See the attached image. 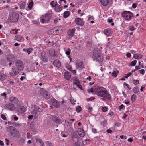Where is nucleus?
Wrapping results in <instances>:
<instances>
[{"instance_id": "f257e3e1", "label": "nucleus", "mask_w": 146, "mask_h": 146, "mask_svg": "<svg viewBox=\"0 0 146 146\" xmlns=\"http://www.w3.org/2000/svg\"><path fill=\"white\" fill-rule=\"evenodd\" d=\"M87 91L89 93L93 92L94 91L98 96L105 98L109 100L111 99V96L105 88L100 86L96 87L95 89L93 88L88 89Z\"/></svg>"}, {"instance_id": "f03ea898", "label": "nucleus", "mask_w": 146, "mask_h": 146, "mask_svg": "<svg viewBox=\"0 0 146 146\" xmlns=\"http://www.w3.org/2000/svg\"><path fill=\"white\" fill-rule=\"evenodd\" d=\"M63 28L61 26L54 27L52 29L49 30L48 33L51 35H56L61 33L62 32Z\"/></svg>"}, {"instance_id": "7ed1b4c3", "label": "nucleus", "mask_w": 146, "mask_h": 146, "mask_svg": "<svg viewBox=\"0 0 146 146\" xmlns=\"http://www.w3.org/2000/svg\"><path fill=\"white\" fill-rule=\"evenodd\" d=\"M92 58L94 61H96L99 62H101L103 61V58L102 55L98 53L96 50H94L93 51Z\"/></svg>"}, {"instance_id": "20e7f679", "label": "nucleus", "mask_w": 146, "mask_h": 146, "mask_svg": "<svg viewBox=\"0 0 146 146\" xmlns=\"http://www.w3.org/2000/svg\"><path fill=\"white\" fill-rule=\"evenodd\" d=\"M7 131L10 132L13 137H19V131L13 127L9 126L7 127Z\"/></svg>"}, {"instance_id": "39448f33", "label": "nucleus", "mask_w": 146, "mask_h": 146, "mask_svg": "<svg viewBox=\"0 0 146 146\" xmlns=\"http://www.w3.org/2000/svg\"><path fill=\"white\" fill-rule=\"evenodd\" d=\"M19 18V14L17 13L13 12L10 14L8 19L12 22H15L18 20Z\"/></svg>"}, {"instance_id": "423d86ee", "label": "nucleus", "mask_w": 146, "mask_h": 146, "mask_svg": "<svg viewBox=\"0 0 146 146\" xmlns=\"http://www.w3.org/2000/svg\"><path fill=\"white\" fill-rule=\"evenodd\" d=\"M122 16L124 17L126 20H130L133 16L132 13L130 11H125L122 14Z\"/></svg>"}, {"instance_id": "0eeeda50", "label": "nucleus", "mask_w": 146, "mask_h": 146, "mask_svg": "<svg viewBox=\"0 0 146 146\" xmlns=\"http://www.w3.org/2000/svg\"><path fill=\"white\" fill-rule=\"evenodd\" d=\"M41 109L35 105H33L31 109V113L36 115L38 112L41 111Z\"/></svg>"}, {"instance_id": "6e6552de", "label": "nucleus", "mask_w": 146, "mask_h": 146, "mask_svg": "<svg viewBox=\"0 0 146 146\" xmlns=\"http://www.w3.org/2000/svg\"><path fill=\"white\" fill-rule=\"evenodd\" d=\"M20 70L17 68H13L11 72L9 73V74L11 76H15L19 73Z\"/></svg>"}, {"instance_id": "1a4fd4ad", "label": "nucleus", "mask_w": 146, "mask_h": 146, "mask_svg": "<svg viewBox=\"0 0 146 146\" xmlns=\"http://www.w3.org/2000/svg\"><path fill=\"white\" fill-rule=\"evenodd\" d=\"M15 65L17 68L20 70H22L23 68V62L20 60H17L16 61Z\"/></svg>"}, {"instance_id": "9d476101", "label": "nucleus", "mask_w": 146, "mask_h": 146, "mask_svg": "<svg viewBox=\"0 0 146 146\" xmlns=\"http://www.w3.org/2000/svg\"><path fill=\"white\" fill-rule=\"evenodd\" d=\"M51 102L53 106L56 108H59L60 106V102L55 99H52L51 100Z\"/></svg>"}, {"instance_id": "9b49d317", "label": "nucleus", "mask_w": 146, "mask_h": 146, "mask_svg": "<svg viewBox=\"0 0 146 146\" xmlns=\"http://www.w3.org/2000/svg\"><path fill=\"white\" fill-rule=\"evenodd\" d=\"M49 54L51 56L54 57H57L58 56L57 52L53 49H51L49 50Z\"/></svg>"}, {"instance_id": "f8f14e48", "label": "nucleus", "mask_w": 146, "mask_h": 146, "mask_svg": "<svg viewBox=\"0 0 146 146\" xmlns=\"http://www.w3.org/2000/svg\"><path fill=\"white\" fill-rule=\"evenodd\" d=\"M26 110L25 108L23 106H20L17 108V112L19 113H22L24 112Z\"/></svg>"}, {"instance_id": "ddd939ff", "label": "nucleus", "mask_w": 146, "mask_h": 146, "mask_svg": "<svg viewBox=\"0 0 146 146\" xmlns=\"http://www.w3.org/2000/svg\"><path fill=\"white\" fill-rule=\"evenodd\" d=\"M75 22L76 24L78 25L82 26L84 25V23L83 20L80 18L76 19Z\"/></svg>"}, {"instance_id": "4468645a", "label": "nucleus", "mask_w": 146, "mask_h": 146, "mask_svg": "<svg viewBox=\"0 0 146 146\" xmlns=\"http://www.w3.org/2000/svg\"><path fill=\"white\" fill-rule=\"evenodd\" d=\"M10 101L15 104H17L19 102L18 98L15 97H11L9 99Z\"/></svg>"}, {"instance_id": "2eb2a0df", "label": "nucleus", "mask_w": 146, "mask_h": 146, "mask_svg": "<svg viewBox=\"0 0 146 146\" xmlns=\"http://www.w3.org/2000/svg\"><path fill=\"white\" fill-rule=\"evenodd\" d=\"M77 133L79 136L83 137L85 136V132L84 130L81 128H79L77 130Z\"/></svg>"}, {"instance_id": "dca6fc26", "label": "nucleus", "mask_w": 146, "mask_h": 146, "mask_svg": "<svg viewBox=\"0 0 146 146\" xmlns=\"http://www.w3.org/2000/svg\"><path fill=\"white\" fill-rule=\"evenodd\" d=\"M66 2L65 0H60L59 1V3L61 6H63L64 8H66L68 7V5L66 4Z\"/></svg>"}, {"instance_id": "f3484780", "label": "nucleus", "mask_w": 146, "mask_h": 146, "mask_svg": "<svg viewBox=\"0 0 146 146\" xmlns=\"http://www.w3.org/2000/svg\"><path fill=\"white\" fill-rule=\"evenodd\" d=\"M104 34L107 36H109L112 33V30L110 29H107L104 31Z\"/></svg>"}, {"instance_id": "a211bd4d", "label": "nucleus", "mask_w": 146, "mask_h": 146, "mask_svg": "<svg viewBox=\"0 0 146 146\" xmlns=\"http://www.w3.org/2000/svg\"><path fill=\"white\" fill-rule=\"evenodd\" d=\"M63 9V7L57 4L56 5L54 9L55 11L57 12H60Z\"/></svg>"}, {"instance_id": "6ab92c4d", "label": "nucleus", "mask_w": 146, "mask_h": 146, "mask_svg": "<svg viewBox=\"0 0 146 146\" xmlns=\"http://www.w3.org/2000/svg\"><path fill=\"white\" fill-rule=\"evenodd\" d=\"M76 30V29L75 28L71 29H70L68 31V36L71 37L73 36Z\"/></svg>"}, {"instance_id": "aec40b11", "label": "nucleus", "mask_w": 146, "mask_h": 146, "mask_svg": "<svg viewBox=\"0 0 146 146\" xmlns=\"http://www.w3.org/2000/svg\"><path fill=\"white\" fill-rule=\"evenodd\" d=\"M51 17V15L50 13H47L43 17L47 23H48Z\"/></svg>"}, {"instance_id": "412c9836", "label": "nucleus", "mask_w": 146, "mask_h": 146, "mask_svg": "<svg viewBox=\"0 0 146 146\" xmlns=\"http://www.w3.org/2000/svg\"><path fill=\"white\" fill-rule=\"evenodd\" d=\"M143 57V55L137 53L133 55V58L136 59H141Z\"/></svg>"}, {"instance_id": "4be33fe9", "label": "nucleus", "mask_w": 146, "mask_h": 146, "mask_svg": "<svg viewBox=\"0 0 146 146\" xmlns=\"http://www.w3.org/2000/svg\"><path fill=\"white\" fill-rule=\"evenodd\" d=\"M51 120L56 123H59L60 121V119L56 117L52 116L51 117Z\"/></svg>"}, {"instance_id": "5701e85b", "label": "nucleus", "mask_w": 146, "mask_h": 146, "mask_svg": "<svg viewBox=\"0 0 146 146\" xmlns=\"http://www.w3.org/2000/svg\"><path fill=\"white\" fill-rule=\"evenodd\" d=\"M101 5L103 6H107L109 3V0H99Z\"/></svg>"}, {"instance_id": "b1692460", "label": "nucleus", "mask_w": 146, "mask_h": 146, "mask_svg": "<svg viewBox=\"0 0 146 146\" xmlns=\"http://www.w3.org/2000/svg\"><path fill=\"white\" fill-rule=\"evenodd\" d=\"M7 107L9 110L11 111L14 110L15 108V107L13 104L11 103H9L7 105Z\"/></svg>"}, {"instance_id": "393cba45", "label": "nucleus", "mask_w": 146, "mask_h": 146, "mask_svg": "<svg viewBox=\"0 0 146 146\" xmlns=\"http://www.w3.org/2000/svg\"><path fill=\"white\" fill-rule=\"evenodd\" d=\"M54 66L57 67H59L61 66V63L58 60H56L53 62Z\"/></svg>"}, {"instance_id": "a878e982", "label": "nucleus", "mask_w": 146, "mask_h": 146, "mask_svg": "<svg viewBox=\"0 0 146 146\" xmlns=\"http://www.w3.org/2000/svg\"><path fill=\"white\" fill-rule=\"evenodd\" d=\"M46 53L45 52H43L42 53L41 55L42 57V60L45 62H46L47 61V57L45 55Z\"/></svg>"}, {"instance_id": "bb28decb", "label": "nucleus", "mask_w": 146, "mask_h": 146, "mask_svg": "<svg viewBox=\"0 0 146 146\" xmlns=\"http://www.w3.org/2000/svg\"><path fill=\"white\" fill-rule=\"evenodd\" d=\"M64 77L65 79L66 80H69L71 78V75L70 73L66 72L64 73Z\"/></svg>"}, {"instance_id": "cd10ccee", "label": "nucleus", "mask_w": 146, "mask_h": 146, "mask_svg": "<svg viewBox=\"0 0 146 146\" xmlns=\"http://www.w3.org/2000/svg\"><path fill=\"white\" fill-rule=\"evenodd\" d=\"M76 65L79 68L81 67L83 64L82 61L80 60H77L76 62Z\"/></svg>"}, {"instance_id": "c85d7f7f", "label": "nucleus", "mask_w": 146, "mask_h": 146, "mask_svg": "<svg viewBox=\"0 0 146 146\" xmlns=\"http://www.w3.org/2000/svg\"><path fill=\"white\" fill-rule=\"evenodd\" d=\"M6 78V76L4 74L0 73V80L1 81L4 80Z\"/></svg>"}, {"instance_id": "c756f323", "label": "nucleus", "mask_w": 146, "mask_h": 146, "mask_svg": "<svg viewBox=\"0 0 146 146\" xmlns=\"http://www.w3.org/2000/svg\"><path fill=\"white\" fill-rule=\"evenodd\" d=\"M36 140L37 143L40 146H42L43 145V142L40 139H36Z\"/></svg>"}, {"instance_id": "7c9ffc66", "label": "nucleus", "mask_w": 146, "mask_h": 146, "mask_svg": "<svg viewBox=\"0 0 146 146\" xmlns=\"http://www.w3.org/2000/svg\"><path fill=\"white\" fill-rule=\"evenodd\" d=\"M139 88L137 86L134 87L133 88V93L135 94H137L138 93L139 91Z\"/></svg>"}, {"instance_id": "2f4dec72", "label": "nucleus", "mask_w": 146, "mask_h": 146, "mask_svg": "<svg viewBox=\"0 0 146 146\" xmlns=\"http://www.w3.org/2000/svg\"><path fill=\"white\" fill-rule=\"evenodd\" d=\"M70 15V12L68 11H65L63 15V17L64 18H67Z\"/></svg>"}, {"instance_id": "473e14b6", "label": "nucleus", "mask_w": 146, "mask_h": 146, "mask_svg": "<svg viewBox=\"0 0 146 146\" xmlns=\"http://www.w3.org/2000/svg\"><path fill=\"white\" fill-rule=\"evenodd\" d=\"M58 3L57 2L52 1L51 2L50 5L52 7H54V8H55L56 5Z\"/></svg>"}, {"instance_id": "72a5a7b5", "label": "nucleus", "mask_w": 146, "mask_h": 146, "mask_svg": "<svg viewBox=\"0 0 146 146\" xmlns=\"http://www.w3.org/2000/svg\"><path fill=\"white\" fill-rule=\"evenodd\" d=\"M25 5L26 3L25 2H22L20 5V9H24L25 8Z\"/></svg>"}, {"instance_id": "f704fd0d", "label": "nucleus", "mask_w": 146, "mask_h": 146, "mask_svg": "<svg viewBox=\"0 0 146 146\" xmlns=\"http://www.w3.org/2000/svg\"><path fill=\"white\" fill-rule=\"evenodd\" d=\"M81 140H79L77 142H75L73 144V146H81L80 144V142Z\"/></svg>"}, {"instance_id": "c9c22d12", "label": "nucleus", "mask_w": 146, "mask_h": 146, "mask_svg": "<svg viewBox=\"0 0 146 146\" xmlns=\"http://www.w3.org/2000/svg\"><path fill=\"white\" fill-rule=\"evenodd\" d=\"M137 98L135 94L133 95L131 97V100L132 101V102H133Z\"/></svg>"}, {"instance_id": "e433bc0d", "label": "nucleus", "mask_w": 146, "mask_h": 146, "mask_svg": "<svg viewBox=\"0 0 146 146\" xmlns=\"http://www.w3.org/2000/svg\"><path fill=\"white\" fill-rule=\"evenodd\" d=\"M32 23L35 24H38L39 25L40 23L38 19L33 20L32 21Z\"/></svg>"}, {"instance_id": "4c0bfd02", "label": "nucleus", "mask_w": 146, "mask_h": 146, "mask_svg": "<svg viewBox=\"0 0 146 146\" xmlns=\"http://www.w3.org/2000/svg\"><path fill=\"white\" fill-rule=\"evenodd\" d=\"M33 48H29L27 49V52L28 54H30L31 52H32L33 51Z\"/></svg>"}, {"instance_id": "58836bf2", "label": "nucleus", "mask_w": 146, "mask_h": 146, "mask_svg": "<svg viewBox=\"0 0 146 146\" xmlns=\"http://www.w3.org/2000/svg\"><path fill=\"white\" fill-rule=\"evenodd\" d=\"M133 83L135 85H137L139 83V81L138 80H134L133 81Z\"/></svg>"}, {"instance_id": "ea45409f", "label": "nucleus", "mask_w": 146, "mask_h": 146, "mask_svg": "<svg viewBox=\"0 0 146 146\" xmlns=\"http://www.w3.org/2000/svg\"><path fill=\"white\" fill-rule=\"evenodd\" d=\"M137 62V61L135 60H134L131 62L130 64V66H135Z\"/></svg>"}, {"instance_id": "a19ab883", "label": "nucleus", "mask_w": 146, "mask_h": 146, "mask_svg": "<svg viewBox=\"0 0 146 146\" xmlns=\"http://www.w3.org/2000/svg\"><path fill=\"white\" fill-rule=\"evenodd\" d=\"M22 38V36H17L15 37V39L19 41L21 40Z\"/></svg>"}, {"instance_id": "79ce46f5", "label": "nucleus", "mask_w": 146, "mask_h": 146, "mask_svg": "<svg viewBox=\"0 0 146 146\" xmlns=\"http://www.w3.org/2000/svg\"><path fill=\"white\" fill-rule=\"evenodd\" d=\"M10 33L13 34H17L18 33L17 31H16L15 29H12L10 31Z\"/></svg>"}, {"instance_id": "37998d69", "label": "nucleus", "mask_w": 146, "mask_h": 146, "mask_svg": "<svg viewBox=\"0 0 146 146\" xmlns=\"http://www.w3.org/2000/svg\"><path fill=\"white\" fill-rule=\"evenodd\" d=\"M79 84H80V82L79 81V80H75V81L73 83V85L74 86L76 85L77 86Z\"/></svg>"}, {"instance_id": "c03bdc74", "label": "nucleus", "mask_w": 146, "mask_h": 146, "mask_svg": "<svg viewBox=\"0 0 146 146\" xmlns=\"http://www.w3.org/2000/svg\"><path fill=\"white\" fill-rule=\"evenodd\" d=\"M33 1H31L30 2L28 5V7L30 9H31V8L32 7V6L33 5Z\"/></svg>"}, {"instance_id": "a18cd8bd", "label": "nucleus", "mask_w": 146, "mask_h": 146, "mask_svg": "<svg viewBox=\"0 0 146 146\" xmlns=\"http://www.w3.org/2000/svg\"><path fill=\"white\" fill-rule=\"evenodd\" d=\"M101 110L103 112H106L108 110L107 108L106 107H103L102 108Z\"/></svg>"}, {"instance_id": "49530a36", "label": "nucleus", "mask_w": 146, "mask_h": 146, "mask_svg": "<svg viewBox=\"0 0 146 146\" xmlns=\"http://www.w3.org/2000/svg\"><path fill=\"white\" fill-rule=\"evenodd\" d=\"M81 107L80 106H78L76 108V111L77 112H79L81 111Z\"/></svg>"}, {"instance_id": "de8ad7c7", "label": "nucleus", "mask_w": 146, "mask_h": 146, "mask_svg": "<svg viewBox=\"0 0 146 146\" xmlns=\"http://www.w3.org/2000/svg\"><path fill=\"white\" fill-rule=\"evenodd\" d=\"M117 74H118L115 71H114L112 74V76L115 77H117Z\"/></svg>"}, {"instance_id": "09e8293b", "label": "nucleus", "mask_w": 146, "mask_h": 146, "mask_svg": "<svg viewBox=\"0 0 146 146\" xmlns=\"http://www.w3.org/2000/svg\"><path fill=\"white\" fill-rule=\"evenodd\" d=\"M44 97L47 99H48L50 98L49 95L48 93H46L45 94H44Z\"/></svg>"}, {"instance_id": "8fccbe9b", "label": "nucleus", "mask_w": 146, "mask_h": 146, "mask_svg": "<svg viewBox=\"0 0 146 146\" xmlns=\"http://www.w3.org/2000/svg\"><path fill=\"white\" fill-rule=\"evenodd\" d=\"M129 30L131 31H133L136 29V28H134L132 26H129Z\"/></svg>"}, {"instance_id": "3c124183", "label": "nucleus", "mask_w": 146, "mask_h": 146, "mask_svg": "<svg viewBox=\"0 0 146 146\" xmlns=\"http://www.w3.org/2000/svg\"><path fill=\"white\" fill-rule=\"evenodd\" d=\"M70 49H68V50L65 53L67 55L69 56L70 55Z\"/></svg>"}, {"instance_id": "603ef678", "label": "nucleus", "mask_w": 146, "mask_h": 146, "mask_svg": "<svg viewBox=\"0 0 146 146\" xmlns=\"http://www.w3.org/2000/svg\"><path fill=\"white\" fill-rule=\"evenodd\" d=\"M22 75H23V76H21L20 78V79L21 81L23 80L25 78V74H24V73L22 74Z\"/></svg>"}, {"instance_id": "864d4df0", "label": "nucleus", "mask_w": 146, "mask_h": 146, "mask_svg": "<svg viewBox=\"0 0 146 146\" xmlns=\"http://www.w3.org/2000/svg\"><path fill=\"white\" fill-rule=\"evenodd\" d=\"M123 85H125L128 88L129 90L131 89V88L129 86V85L126 83L125 82H124L123 83Z\"/></svg>"}, {"instance_id": "5fc2aeb1", "label": "nucleus", "mask_w": 146, "mask_h": 146, "mask_svg": "<svg viewBox=\"0 0 146 146\" xmlns=\"http://www.w3.org/2000/svg\"><path fill=\"white\" fill-rule=\"evenodd\" d=\"M139 71L140 73L143 75L145 73V70L144 69L139 70Z\"/></svg>"}, {"instance_id": "6e6d98bb", "label": "nucleus", "mask_w": 146, "mask_h": 146, "mask_svg": "<svg viewBox=\"0 0 146 146\" xmlns=\"http://www.w3.org/2000/svg\"><path fill=\"white\" fill-rule=\"evenodd\" d=\"M1 117L4 120H7L6 117L3 114H1Z\"/></svg>"}, {"instance_id": "4d7b16f0", "label": "nucleus", "mask_w": 146, "mask_h": 146, "mask_svg": "<svg viewBox=\"0 0 146 146\" xmlns=\"http://www.w3.org/2000/svg\"><path fill=\"white\" fill-rule=\"evenodd\" d=\"M40 22L42 23H46V21H45V19L43 17L41 20Z\"/></svg>"}, {"instance_id": "13d9d810", "label": "nucleus", "mask_w": 146, "mask_h": 146, "mask_svg": "<svg viewBox=\"0 0 146 146\" xmlns=\"http://www.w3.org/2000/svg\"><path fill=\"white\" fill-rule=\"evenodd\" d=\"M13 119L14 120V121H16L18 120V118L15 115H13Z\"/></svg>"}, {"instance_id": "bf43d9fd", "label": "nucleus", "mask_w": 146, "mask_h": 146, "mask_svg": "<svg viewBox=\"0 0 146 146\" xmlns=\"http://www.w3.org/2000/svg\"><path fill=\"white\" fill-rule=\"evenodd\" d=\"M137 5V3H133L132 5V7L133 8H135Z\"/></svg>"}, {"instance_id": "052dcab7", "label": "nucleus", "mask_w": 146, "mask_h": 146, "mask_svg": "<svg viewBox=\"0 0 146 146\" xmlns=\"http://www.w3.org/2000/svg\"><path fill=\"white\" fill-rule=\"evenodd\" d=\"M1 96H4L5 98L7 97V94L5 93H2L1 94Z\"/></svg>"}, {"instance_id": "680f3d73", "label": "nucleus", "mask_w": 146, "mask_h": 146, "mask_svg": "<svg viewBox=\"0 0 146 146\" xmlns=\"http://www.w3.org/2000/svg\"><path fill=\"white\" fill-rule=\"evenodd\" d=\"M46 144L48 146H52V144L49 141H47L46 142Z\"/></svg>"}, {"instance_id": "e2e57ef3", "label": "nucleus", "mask_w": 146, "mask_h": 146, "mask_svg": "<svg viewBox=\"0 0 146 146\" xmlns=\"http://www.w3.org/2000/svg\"><path fill=\"white\" fill-rule=\"evenodd\" d=\"M33 117V115H30L28 116V118L29 119H32Z\"/></svg>"}, {"instance_id": "0e129e2a", "label": "nucleus", "mask_w": 146, "mask_h": 146, "mask_svg": "<svg viewBox=\"0 0 146 146\" xmlns=\"http://www.w3.org/2000/svg\"><path fill=\"white\" fill-rule=\"evenodd\" d=\"M124 107V105L123 104H121L119 106V109L120 110L122 109Z\"/></svg>"}, {"instance_id": "69168bd1", "label": "nucleus", "mask_w": 146, "mask_h": 146, "mask_svg": "<svg viewBox=\"0 0 146 146\" xmlns=\"http://www.w3.org/2000/svg\"><path fill=\"white\" fill-rule=\"evenodd\" d=\"M132 74L131 73H129L125 77L126 78H127L129 76Z\"/></svg>"}, {"instance_id": "338daca9", "label": "nucleus", "mask_w": 146, "mask_h": 146, "mask_svg": "<svg viewBox=\"0 0 146 146\" xmlns=\"http://www.w3.org/2000/svg\"><path fill=\"white\" fill-rule=\"evenodd\" d=\"M15 126L16 127H19L21 126V124H19V123H15Z\"/></svg>"}, {"instance_id": "774afa93", "label": "nucleus", "mask_w": 146, "mask_h": 146, "mask_svg": "<svg viewBox=\"0 0 146 146\" xmlns=\"http://www.w3.org/2000/svg\"><path fill=\"white\" fill-rule=\"evenodd\" d=\"M120 137L121 139H122L123 138L124 139H126L127 138V137L126 136H124V135H121L120 136Z\"/></svg>"}]
</instances>
